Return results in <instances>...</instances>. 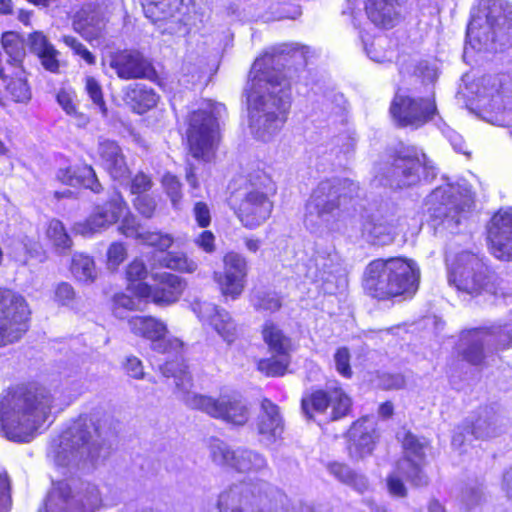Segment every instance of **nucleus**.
<instances>
[{
  "instance_id": "nucleus-5",
  "label": "nucleus",
  "mask_w": 512,
  "mask_h": 512,
  "mask_svg": "<svg viewBox=\"0 0 512 512\" xmlns=\"http://www.w3.org/2000/svg\"><path fill=\"white\" fill-rule=\"evenodd\" d=\"M358 190V185L346 178L321 181L306 204V226L333 229L341 213L347 209L348 203L357 196Z\"/></svg>"
},
{
  "instance_id": "nucleus-62",
  "label": "nucleus",
  "mask_w": 512,
  "mask_h": 512,
  "mask_svg": "<svg viewBox=\"0 0 512 512\" xmlns=\"http://www.w3.org/2000/svg\"><path fill=\"white\" fill-rule=\"evenodd\" d=\"M151 178L143 172L137 173L130 185V191L132 194H143L152 188Z\"/></svg>"
},
{
  "instance_id": "nucleus-17",
  "label": "nucleus",
  "mask_w": 512,
  "mask_h": 512,
  "mask_svg": "<svg viewBox=\"0 0 512 512\" xmlns=\"http://www.w3.org/2000/svg\"><path fill=\"white\" fill-rule=\"evenodd\" d=\"M209 448L213 462L239 472H257L267 466L266 459L260 453L248 448L231 449L219 439L213 440Z\"/></svg>"
},
{
  "instance_id": "nucleus-27",
  "label": "nucleus",
  "mask_w": 512,
  "mask_h": 512,
  "mask_svg": "<svg viewBox=\"0 0 512 512\" xmlns=\"http://www.w3.org/2000/svg\"><path fill=\"white\" fill-rule=\"evenodd\" d=\"M109 67L123 80L144 78L150 72V63L135 50L112 52L108 56Z\"/></svg>"
},
{
  "instance_id": "nucleus-6",
  "label": "nucleus",
  "mask_w": 512,
  "mask_h": 512,
  "mask_svg": "<svg viewBox=\"0 0 512 512\" xmlns=\"http://www.w3.org/2000/svg\"><path fill=\"white\" fill-rule=\"evenodd\" d=\"M448 282L459 292L472 297L479 295L506 297L510 294V291L502 286L503 281L489 268L485 259L470 251H462L456 255L449 267Z\"/></svg>"
},
{
  "instance_id": "nucleus-51",
  "label": "nucleus",
  "mask_w": 512,
  "mask_h": 512,
  "mask_svg": "<svg viewBox=\"0 0 512 512\" xmlns=\"http://www.w3.org/2000/svg\"><path fill=\"white\" fill-rule=\"evenodd\" d=\"M162 185L166 194L171 199L172 205L178 208L182 199L181 183L178 178L170 173H167L162 178Z\"/></svg>"
},
{
  "instance_id": "nucleus-25",
  "label": "nucleus",
  "mask_w": 512,
  "mask_h": 512,
  "mask_svg": "<svg viewBox=\"0 0 512 512\" xmlns=\"http://www.w3.org/2000/svg\"><path fill=\"white\" fill-rule=\"evenodd\" d=\"M156 284L138 285V294L141 297L150 298L153 303L159 306L171 305L179 300L186 288V282L177 275L162 273L155 276Z\"/></svg>"
},
{
  "instance_id": "nucleus-44",
  "label": "nucleus",
  "mask_w": 512,
  "mask_h": 512,
  "mask_svg": "<svg viewBox=\"0 0 512 512\" xmlns=\"http://www.w3.org/2000/svg\"><path fill=\"white\" fill-rule=\"evenodd\" d=\"M159 262L162 267L182 273H194L198 268L197 262L183 252H169Z\"/></svg>"
},
{
  "instance_id": "nucleus-34",
  "label": "nucleus",
  "mask_w": 512,
  "mask_h": 512,
  "mask_svg": "<svg viewBox=\"0 0 512 512\" xmlns=\"http://www.w3.org/2000/svg\"><path fill=\"white\" fill-rule=\"evenodd\" d=\"M396 219H386L383 216L373 217L363 223L361 234L363 239L372 244L385 246L391 244L396 236Z\"/></svg>"
},
{
  "instance_id": "nucleus-40",
  "label": "nucleus",
  "mask_w": 512,
  "mask_h": 512,
  "mask_svg": "<svg viewBox=\"0 0 512 512\" xmlns=\"http://www.w3.org/2000/svg\"><path fill=\"white\" fill-rule=\"evenodd\" d=\"M24 74L23 68L15 69L14 77L5 85L7 96L15 103L27 104L32 97L31 88Z\"/></svg>"
},
{
  "instance_id": "nucleus-45",
  "label": "nucleus",
  "mask_w": 512,
  "mask_h": 512,
  "mask_svg": "<svg viewBox=\"0 0 512 512\" xmlns=\"http://www.w3.org/2000/svg\"><path fill=\"white\" fill-rule=\"evenodd\" d=\"M290 363L289 354H273L270 358L260 359L257 368L269 377L283 376Z\"/></svg>"
},
{
  "instance_id": "nucleus-10",
  "label": "nucleus",
  "mask_w": 512,
  "mask_h": 512,
  "mask_svg": "<svg viewBox=\"0 0 512 512\" xmlns=\"http://www.w3.org/2000/svg\"><path fill=\"white\" fill-rule=\"evenodd\" d=\"M435 176L436 169L431 161L414 147L397 151L384 174L388 184L394 188L411 187L422 180L430 181Z\"/></svg>"
},
{
  "instance_id": "nucleus-7",
  "label": "nucleus",
  "mask_w": 512,
  "mask_h": 512,
  "mask_svg": "<svg viewBox=\"0 0 512 512\" xmlns=\"http://www.w3.org/2000/svg\"><path fill=\"white\" fill-rule=\"evenodd\" d=\"M512 39V5L505 0H480L467 27L473 49H489L497 40Z\"/></svg>"
},
{
  "instance_id": "nucleus-15",
  "label": "nucleus",
  "mask_w": 512,
  "mask_h": 512,
  "mask_svg": "<svg viewBox=\"0 0 512 512\" xmlns=\"http://www.w3.org/2000/svg\"><path fill=\"white\" fill-rule=\"evenodd\" d=\"M26 300L11 290H0V346L18 341L28 330Z\"/></svg>"
},
{
  "instance_id": "nucleus-14",
  "label": "nucleus",
  "mask_w": 512,
  "mask_h": 512,
  "mask_svg": "<svg viewBox=\"0 0 512 512\" xmlns=\"http://www.w3.org/2000/svg\"><path fill=\"white\" fill-rule=\"evenodd\" d=\"M512 343V310L509 322L491 328H476L464 332L460 338L459 348L463 358L473 365L482 363L485 347L495 344L505 348Z\"/></svg>"
},
{
  "instance_id": "nucleus-36",
  "label": "nucleus",
  "mask_w": 512,
  "mask_h": 512,
  "mask_svg": "<svg viewBox=\"0 0 512 512\" xmlns=\"http://www.w3.org/2000/svg\"><path fill=\"white\" fill-rule=\"evenodd\" d=\"M57 178L64 184L70 186L82 185L95 193H99L102 190V186L91 166L85 165L77 170L71 167L59 169Z\"/></svg>"
},
{
  "instance_id": "nucleus-35",
  "label": "nucleus",
  "mask_w": 512,
  "mask_h": 512,
  "mask_svg": "<svg viewBox=\"0 0 512 512\" xmlns=\"http://www.w3.org/2000/svg\"><path fill=\"white\" fill-rule=\"evenodd\" d=\"M397 6V0H366L365 10L376 26L391 28L399 20Z\"/></svg>"
},
{
  "instance_id": "nucleus-55",
  "label": "nucleus",
  "mask_w": 512,
  "mask_h": 512,
  "mask_svg": "<svg viewBox=\"0 0 512 512\" xmlns=\"http://www.w3.org/2000/svg\"><path fill=\"white\" fill-rule=\"evenodd\" d=\"M121 219V225L119 227L120 232L125 235L126 237H140L141 233L139 231V224L137 222V219L134 215H132L129 212V208L127 209V212L120 218Z\"/></svg>"
},
{
  "instance_id": "nucleus-28",
  "label": "nucleus",
  "mask_w": 512,
  "mask_h": 512,
  "mask_svg": "<svg viewBox=\"0 0 512 512\" xmlns=\"http://www.w3.org/2000/svg\"><path fill=\"white\" fill-rule=\"evenodd\" d=\"M386 260L388 270L391 272V284L395 286L393 287L394 297L415 293L420 277L416 264L411 260L399 257Z\"/></svg>"
},
{
  "instance_id": "nucleus-24",
  "label": "nucleus",
  "mask_w": 512,
  "mask_h": 512,
  "mask_svg": "<svg viewBox=\"0 0 512 512\" xmlns=\"http://www.w3.org/2000/svg\"><path fill=\"white\" fill-rule=\"evenodd\" d=\"M491 253L500 260L512 259V207L499 210L488 228Z\"/></svg>"
},
{
  "instance_id": "nucleus-22",
  "label": "nucleus",
  "mask_w": 512,
  "mask_h": 512,
  "mask_svg": "<svg viewBox=\"0 0 512 512\" xmlns=\"http://www.w3.org/2000/svg\"><path fill=\"white\" fill-rule=\"evenodd\" d=\"M223 264V273L214 272L213 278L224 296L236 299L244 289L247 275L246 259L238 253L229 252L224 256Z\"/></svg>"
},
{
  "instance_id": "nucleus-20",
  "label": "nucleus",
  "mask_w": 512,
  "mask_h": 512,
  "mask_svg": "<svg viewBox=\"0 0 512 512\" xmlns=\"http://www.w3.org/2000/svg\"><path fill=\"white\" fill-rule=\"evenodd\" d=\"M427 444L426 439H420L409 431L403 432L404 457L397 463V472L418 487L428 484V477L422 470Z\"/></svg>"
},
{
  "instance_id": "nucleus-53",
  "label": "nucleus",
  "mask_w": 512,
  "mask_h": 512,
  "mask_svg": "<svg viewBox=\"0 0 512 512\" xmlns=\"http://www.w3.org/2000/svg\"><path fill=\"white\" fill-rule=\"evenodd\" d=\"M63 42L87 64L94 65L96 63L95 56L77 38L73 36H64Z\"/></svg>"
},
{
  "instance_id": "nucleus-63",
  "label": "nucleus",
  "mask_w": 512,
  "mask_h": 512,
  "mask_svg": "<svg viewBox=\"0 0 512 512\" xmlns=\"http://www.w3.org/2000/svg\"><path fill=\"white\" fill-rule=\"evenodd\" d=\"M10 508V481L6 474H0V512H9Z\"/></svg>"
},
{
  "instance_id": "nucleus-1",
  "label": "nucleus",
  "mask_w": 512,
  "mask_h": 512,
  "mask_svg": "<svg viewBox=\"0 0 512 512\" xmlns=\"http://www.w3.org/2000/svg\"><path fill=\"white\" fill-rule=\"evenodd\" d=\"M293 50L288 44L272 47L254 61L250 70L245 89L250 128L255 137L262 141H269L286 121L290 89L281 68Z\"/></svg>"
},
{
  "instance_id": "nucleus-30",
  "label": "nucleus",
  "mask_w": 512,
  "mask_h": 512,
  "mask_svg": "<svg viewBox=\"0 0 512 512\" xmlns=\"http://www.w3.org/2000/svg\"><path fill=\"white\" fill-rule=\"evenodd\" d=\"M257 431L260 441L271 445L281 438L284 431V422L279 407L269 399L261 401V411L257 419Z\"/></svg>"
},
{
  "instance_id": "nucleus-21",
  "label": "nucleus",
  "mask_w": 512,
  "mask_h": 512,
  "mask_svg": "<svg viewBox=\"0 0 512 512\" xmlns=\"http://www.w3.org/2000/svg\"><path fill=\"white\" fill-rule=\"evenodd\" d=\"M506 426L505 419L493 407L481 408L471 425L454 434L452 445L458 448L464 446L466 434L476 439L499 436L505 431Z\"/></svg>"
},
{
  "instance_id": "nucleus-19",
  "label": "nucleus",
  "mask_w": 512,
  "mask_h": 512,
  "mask_svg": "<svg viewBox=\"0 0 512 512\" xmlns=\"http://www.w3.org/2000/svg\"><path fill=\"white\" fill-rule=\"evenodd\" d=\"M127 209L128 205L122 195L114 191L108 201L103 205L96 206L86 220L75 223L73 230L76 234L84 237L92 236L118 222Z\"/></svg>"
},
{
  "instance_id": "nucleus-4",
  "label": "nucleus",
  "mask_w": 512,
  "mask_h": 512,
  "mask_svg": "<svg viewBox=\"0 0 512 512\" xmlns=\"http://www.w3.org/2000/svg\"><path fill=\"white\" fill-rule=\"evenodd\" d=\"M163 376L175 379L180 398L191 409L220 419L234 426H244L250 418L248 403L238 395H221L213 398L208 395L191 392L192 377L187 366L179 361H166L160 366Z\"/></svg>"
},
{
  "instance_id": "nucleus-50",
  "label": "nucleus",
  "mask_w": 512,
  "mask_h": 512,
  "mask_svg": "<svg viewBox=\"0 0 512 512\" xmlns=\"http://www.w3.org/2000/svg\"><path fill=\"white\" fill-rule=\"evenodd\" d=\"M253 306L257 310L275 312L281 307V300L275 293L258 292L252 298Z\"/></svg>"
},
{
  "instance_id": "nucleus-38",
  "label": "nucleus",
  "mask_w": 512,
  "mask_h": 512,
  "mask_svg": "<svg viewBox=\"0 0 512 512\" xmlns=\"http://www.w3.org/2000/svg\"><path fill=\"white\" fill-rule=\"evenodd\" d=\"M327 469L339 482L353 488L359 493L365 492L369 487L366 477L351 469L347 464L332 462L327 465Z\"/></svg>"
},
{
  "instance_id": "nucleus-43",
  "label": "nucleus",
  "mask_w": 512,
  "mask_h": 512,
  "mask_svg": "<svg viewBox=\"0 0 512 512\" xmlns=\"http://www.w3.org/2000/svg\"><path fill=\"white\" fill-rule=\"evenodd\" d=\"M70 271L81 282H93L97 277L92 257L83 253H75L71 260Z\"/></svg>"
},
{
  "instance_id": "nucleus-32",
  "label": "nucleus",
  "mask_w": 512,
  "mask_h": 512,
  "mask_svg": "<svg viewBox=\"0 0 512 512\" xmlns=\"http://www.w3.org/2000/svg\"><path fill=\"white\" fill-rule=\"evenodd\" d=\"M98 155L104 168L114 180L128 179L130 170L120 146L113 140L100 137L98 140Z\"/></svg>"
},
{
  "instance_id": "nucleus-48",
  "label": "nucleus",
  "mask_w": 512,
  "mask_h": 512,
  "mask_svg": "<svg viewBox=\"0 0 512 512\" xmlns=\"http://www.w3.org/2000/svg\"><path fill=\"white\" fill-rule=\"evenodd\" d=\"M46 236L58 250L66 251L72 246L70 236L63 223L58 219H52L48 222Z\"/></svg>"
},
{
  "instance_id": "nucleus-18",
  "label": "nucleus",
  "mask_w": 512,
  "mask_h": 512,
  "mask_svg": "<svg viewBox=\"0 0 512 512\" xmlns=\"http://www.w3.org/2000/svg\"><path fill=\"white\" fill-rule=\"evenodd\" d=\"M436 104L433 97L413 98L396 95L390 112L402 127L418 128L427 123L436 113Z\"/></svg>"
},
{
  "instance_id": "nucleus-11",
  "label": "nucleus",
  "mask_w": 512,
  "mask_h": 512,
  "mask_svg": "<svg viewBox=\"0 0 512 512\" xmlns=\"http://www.w3.org/2000/svg\"><path fill=\"white\" fill-rule=\"evenodd\" d=\"M265 482H240L223 490L217 501L219 512H277Z\"/></svg>"
},
{
  "instance_id": "nucleus-16",
  "label": "nucleus",
  "mask_w": 512,
  "mask_h": 512,
  "mask_svg": "<svg viewBox=\"0 0 512 512\" xmlns=\"http://www.w3.org/2000/svg\"><path fill=\"white\" fill-rule=\"evenodd\" d=\"M130 331L151 341V348L161 354L178 356L182 342L177 338H167V325L152 316H133L128 319Z\"/></svg>"
},
{
  "instance_id": "nucleus-54",
  "label": "nucleus",
  "mask_w": 512,
  "mask_h": 512,
  "mask_svg": "<svg viewBox=\"0 0 512 512\" xmlns=\"http://www.w3.org/2000/svg\"><path fill=\"white\" fill-rule=\"evenodd\" d=\"M126 248L122 243H112L107 251V265L110 270H115L126 258Z\"/></svg>"
},
{
  "instance_id": "nucleus-33",
  "label": "nucleus",
  "mask_w": 512,
  "mask_h": 512,
  "mask_svg": "<svg viewBox=\"0 0 512 512\" xmlns=\"http://www.w3.org/2000/svg\"><path fill=\"white\" fill-rule=\"evenodd\" d=\"M483 98H490L489 103H484L491 111H505L512 109V90L509 82H504L502 77L489 76L483 78Z\"/></svg>"
},
{
  "instance_id": "nucleus-46",
  "label": "nucleus",
  "mask_w": 512,
  "mask_h": 512,
  "mask_svg": "<svg viewBox=\"0 0 512 512\" xmlns=\"http://www.w3.org/2000/svg\"><path fill=\"white\" fill-rule=\"evenodd\" d=\"M351 405L352 402L350 397L342 390L341 387L331 386L329 401V406L332 408L331 420H338L348 415Z\"/></svg>"
},
{
  "instance_id": "nucleus-60",
  "label": "nucleus",
  "mask_w": 512,
  "mask_h": 512,
  "mask_svg": "<svg viewBox=\"0 0 512 512\" xmlns=\"http://www.w3.org/2000/svg\"><path fill=\"white\" fill-rule=\"evenodd\" d=\"M193 216L197 225L206 228L211 223V212L208 205L204 202H196L193 207Z\"/></svg>"
},
{
  "instance_id": "nucleus-47",
  "label": "nucleus",
  "mask_w": 512,
  "mask_h": 512,
  "mask_svg": "<svg viewBox=\"0 0 512 512\" xmlns=\"http://www.w3.org/2000/svg\"><path fill=\"white\" fill-rule=\"evenodd\" d=\"M331 386H327L326 391L318 390L310 396L302 399V410L309 417H313V413H323L329 407Z\"/></svg>"
},
{
  "instance_id": "nucleus-13",
  "label": "nucleus",
  "mask_w": 512,
  "mask_h": 512,
  "mask_svg": "<svg viewBox=\"0 0 512 512\" xmlns=\"http://www.w3.org/2000/svg\"><path fill=\"white\" fill-rule=\"evenodd\" d=\"M221 103L207 101L189 119L188 143L195 158H203L218 141V119L225 112Z\"/></svg>"
},
{
  "instance_id": "nucleus-31",
  "label": "nucleus",
  "mask_w": 512,
  "mask_h": 512,
  "mask_svg": "<svg viewBox=\"0 0 512 512\" xmlns=\"http://www.w3.org/2000/svg\"><path fill=\"white\" fill-rule=\"evenodd\" d=\"M351 443L348 446L349 456L353 460H360L373 451L377 433L375 425L368 419L355 422L349 430Z\"/></svg>"
},
{
  "instance_id": "nucleus-8",
  "label": "nucleus",
  "mask_w": 512,
  "mask_h": 512,
  "mask_svg": "<svg viewBox=\"0 0 512 512\" xmlns=\"http://www.w3.org/2000/svg\"><path fill=\"white\" fill-rule=\"evenodd\" d=\"M427 204L434 226L456 233L467 218L473 200L470 195L462 194L458 186L448 183L435 188L428 196Z\"/></svg>"
},
{
  "instance_id": "nucleus-29",
  "label": "nucleus",
  "mask_w": 512,
  "mask_h": 512,
  "mask_svg": "<svg viewBox=\"0 0 512 512\" xmlns=\"http://www.w3.org/2000/svg\"><path fill=\"white\" fill-rule=\"evenodd\" d=\"M390 270L387 260L376 259L370 262L364 272V288L367 293L379 300L394 297L393 284H391Z\"/></svg>"
},
{
  "instance_id": "nucleus-23",
  "label": "nucleus",
  "mask_w": 512,
  "mask_h": 512,
  "mask_svg": "<svg viewBox=\"0 0 512 512\" xmlns=\"http://www.w3.org/2000/svg\"><path fill=\"white\" fill-rule=\"evenodd\" d=\"M107 15L100 5L86 4L74 16L73 27L91 44H101L107 35Z\"/></svg>"
},
{
  "instance_id": "nucleus-3",
  "label": "nucleus",
  "mask_w": 512,
  "mask_h": 512,
  "mask_svg": "<svg viewBox=\"0 0 512 512\" xmlns=\"http://www.w3.org/2000/svg\"><path fill=\"white\" fill-rule=\"evenodd\" d=\"M113 427V417L102 407H95L50 445L48 455L58 466L78 467L100 457L104 436Z\"/></svg>"
},
{
  "instance_id": "nucleus-52",
  "label": "nucleus",
  "mask_w": 512,
  "mask_h": 512,
  "mask_svg": "<svg viewBox=\"0 0 512 512\" xmlns=\"http://www.w3.org/2000/svg\"><path fill=\"white\" fill-rule=\"evenodd\" d=\"M85 89L93 103L101 110L102 113H105L106 107L100 83L94 77L87 76L85 78Z\"/></svg>"
},
{
  "instance_id": "nucleus-2",
  "label": "nucleus",
  "mask_w": 512,
  "mask_h": 512,
  "mask_svg": "<svg viewBox=\"0 0 512 512\" xmlns=\"http://www.w3.org/2000/svg\"><path fill=\"white\" fill-rule=\"evenodd\" d=\"M55 394L45 386L17 387L0 397V435L17 443L30 442L48 420Z\"/></svg>"
},
{
  "instance_id": "nucleus-9",
  "label": "nucleus",
  "mask_w": 512,
  "mask_h": 512,
  "mask_svg": "<svg viewBox=\"0 0 512 512\" xmlns=\"http://www.w3.org/2000/svg\"><path fill=\"white\" fill-rule=\"evenodd\" d=\"M102 503L99 488L90 482L60 481L53 484L45 512H95Z\"/></svg>"
},
{
  "instance_id": "nucleus-39",
  "label": "nucleus",
  "mask_w": 512,
  "mask_h": 512,
  "mask_svg": "<svg viewBox=\"0 0 512 512\" xmlns=\"http://www.w3.org/2000/svg\"><path fill=\"white\" fill-rule=\"evenodd\" d=\"M182 5V0H143L145 15L157 23L175 17Z\"/></svg>"
},
{
  "instance_id": "nucleus-57",
  "label": "nucleus",
  "mask_w": 512,
  "mask_h": 512,
  "mask_svg": "<svg viewBox=\"0 0 512 512\" xmlns=\"http://www.w3.org/2000/svg\"><path fill=\"white\" fill-rule=\"evenodd\" d=\"M138 308V302L132 297L120 294L114 298V309L113 313L117 318H124L123 310H136Z\"/></svg>"
},
{
  "instance_id": "nucleus-42",
  "label": "nucleus",
  "mask_w": 512,
  "mask_h": 512,
  "mask_svg": "<svg viewBox=\"0 0 512 512\" xmlns=\"http://www.w3.org/2000/svg\"><path fill=\"white\" fill-rule=\"evenodd\" d=\"M2 47L9 58L8 63L15 69L22 68L21 63L26 55L22 38L15 32H6L2 36Z\"/></svg>"
},
{
  "instance_id": "nucleus-58",
  "label": "nucleus",
  "mask_w": 512,
  "mask_h": 512,
  "mask_svg": "<svg viewBox=\"0 0 512 512\" xmlns=\"http://www.w3.org/2000/svg\"><path fill=\"white\" fill-rule=\"evenodd\" d=\"M30 49L37 56L52 51L53 46L41 32H35L29 37Z\"/></svg>"
},
{
  "instance_id": "nucleus-61",
  "label": "nucleus",
  "mask_w": 512,
  "mask_h": 512,
  "mask_svg": "<svg viewBox=\"0 0 512 512\" xmlns=\"http://www.w3.org/2000/svg\"><path fill=\"white\" fill-rule=\"evenodd\" d=\"M137 211L146 218H151L156 209L155 200L148 195H139L134 201Z\"/></svg>"
},
{
  "instance_id": "nucleus-12",
  "label": "nucleus",
  "mask_w": 512,
  "mask_h": 512,
  "mask_svg": "<svg viewBox=\"0 0 512 512\" xmlns=\"http://www.w3.org/2000/svg\"><path fill=\"white\" fill-rule=\"evenodd\" d=\"M250 181L255 188L244 194L235 212L245 227L253 229L270 217L273 210L270 195L275 194L276 186L270 176L263 171L252 175Z\"/></svg>"
},
{
  "instance_id": "nucleus-59",
  "label": "nucleus",
  "mask_w": 512,
  "mask_h": 512,
  "mask_svg": "<svg viewBox=\"0 0 512 512\" xmlns=\"http://www.w3.org/2000/svg\"><path fill=\"white\" fill-rule=\"evenodd\" d=\"M193 243L205 253L211 254L215 251V236L211 231L204 230L193 239Z\"/></svg>"
},
{
  "instance_id": "nucleus-64",
  "label": "nucleus",
  "mask_w": 512,
  "mask_h": 512,
  "mask_svg": "<svg viewBox=\"0 0 512 512\" xmlns=\"http://www.w3.org/2000/svg\"><path fill=\"white\" fill-rule=\"evenodd\" d=\"M124 370L131 378L139 380L145 377L142 361L135 356H129L126 358Z\"/></svg>"
},
{
  "instance_id": "nucleus-37",
  "label": "nucleus",
  "mask_w": 512,
  "mask_h": 512,
  "mask_svg": "<svg viewBox=\"0 0 512 512\" xmlns=\"http://www.w3.org/2000/svg\"><path fill=\"white\" fill-rule=\"evenodd\" d=\"M125 100L134 111L142 114L157 104L158 96L153 89L143 84H132L126 88Z\"/></svg>"
},
{
  "instance_id": "nucleus-41",
  "label": "nucleus",
  "mask_w": 512,
  "mask_h": 512,
  "mask_svg": "<svg viewBox=\"0 0 512 512\" xmlns=\"http://www.w3.org/2000/svg\"><path fill=\"white\" fill-rule=\"evenodd\" d=\"M262 335L272 354H289L291 341L274 323L266 322L262 329Z\"/></svg>"
},
{
  "instance_id": "nucleus-56",
  "label": "nucleus",
  "mask_w": 512,
  "mask_h": 512,
  "mask_svg": "<svg viewBox=\"0 0 512 512\" xmlns=\"http://www.w3.org/2000/svg\"><path fill=\"white\" fill-rule=\"evenodd\" d=\"M336 370L344 377L350 378L352 370L350 367V353L345 347L339 348L334 355Z\"/></svg>"
},
{
  "instance_id": "nucleus-49",
  "label": "nucleus",
  "mask_w": 512,
  "mask_h": 512,
  "mask_svg": "<svg viewBox=\"0 0 512 512\" xmlns=\"http://www.w3.org/2000/svg\"><path fill=\"white\" fill-rule=\"evenodd\" d=\"M139 239L152 247H156L160 251H165L172 246L174 238L171 234L162 233L160 231L142 232Z\"/></svg>"
},
{
  "instance_id": "nucleus-26",
  "label": "nucleus",
  "mask_w": 512,
  "mask_h": 512,
  "mask_svg": "<svg viewBox=\"0 0 512 512\" xmlns=\"http://www.w3.org/2000/svg\"><path fill=\"white\" fill-rule=\"evenodd\" d=\"M192 310L202 322L210 324L228 343L237 337V326L229 313L207 301H195Z\"/></svg>"
}]
</instances>
